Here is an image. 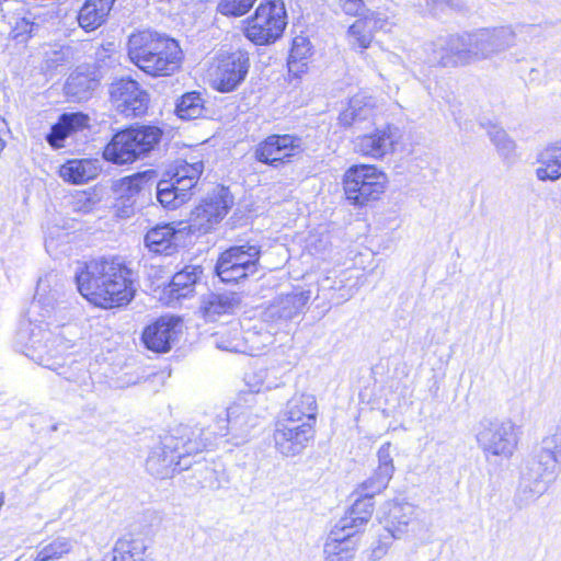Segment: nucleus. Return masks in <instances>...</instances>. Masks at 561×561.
<instances>
[{
  "instance_id": "nucleus-1",
  "label": "nucleus",
  "mask_w": 561,
  "mask_h": 561,
  "mask_svg": "<svg viewBox=\"0 0 561 561\" xmlns=\"http://www.w3.org/2000/svg\"><path fill=\"white\" fill-rule=\"evenodd\" d=\"M61 287L56 273L39 277L27 319L20 322L15 333V348L49 369H58L55 358L81 337L80 327L70 321L67 306L59 300Z\"/></svg>"
},
{
  "instance_id": "nucleus-2",
  "label": "nucleus",
  "mask_w": 561,
  "mask_h": 561,
  "mask_svg": "<svg viewBox=\"0 0 561 561\" xmlns=\"http://www.w3.org/2000/svg\"><path fill=\"white\" fill-rule=\"evenodd\" d=\"M75 282L80 295L102 309L126 307L137 293L135 272L117 256L79 263Z\"/></svg>"
},
{
  "instance_id": "nucleus-3",
  "label": "nucleus",
  "mask_w": 561,
  "mask_h": 561,
  "mask_svg": "<svg viewBox=\"0 0 561 561\" xmlns=\"http://www.w3.org/2000/svg\"><path fill=\"white\" fill-rule=\"evenodd\" d=\"M204 433L197 426L180 424L170 432L160 436L147 457V471L158 478L168 479L175 472L188 470L192 467L191 457L207 448L210 436H203Z\"/></svg>"
},
{
  "instance_id": "nucleus-4",
  "label": "nucleus",
  "mask_w": 561,
  "mask_h": 561,
  "mask_svg": "<svg viewBox=\"0 0 561 561\" xmlns=\"http://www.w3.org/2000/svg\"><path fill=\"white\" fill-rule=\"evenodd\" d=\"M128 57L141 71L151 77H167L180 69L183 53L179 43L158 32L145 30L128 38Z\"/></svg>"
},
{
  "instance_id": "nucleus-5",
  "label": "nucleus",
  "mask_w": 561,
  "mask_h": 561,
  "mask_svg": "<svg viewBox=\"0 0 561 561\" xmlns=\"http://www.w3.org/2000/svg\"><path fill=\"white\" fill-rule=\"evenodd\" d=\"M559 456L541 444L539 449L525 460L514 496V503L518 508L529 506L548 491L557 478Z\"/></svg>"
},
{
  "instance_id": "nucleus-6",
  "label": "nucleus",
  "mask_w": 561,
  "mask_h": 561,
  "mask_svg": "<svg viewBox=\"0 0 561 561\" xmlns=\"http://www.w3.org/2000/svg\"><path fill=\"white\" fill-rule=\"evenodd\" d=\"M163 131L152 125H133L116 131L105 146L103 157L114 164H129L147 157L160 144Z\"/></svg>"
},
{
  "instance_id": "nucleus-7",
  "label": "nucleus",
  "mask_w": 561,
  "mask_h": 561,
  "mask_svg": "<svg viewBox=\"0 0 561 561\" xmlns=\"http://www.w3.org/2000/svg\"><path fill=\"white\" fill-rule=\"evenodd\" d=\"M245 23L243 34L251 43L257 46L274 44L283 36L287 25L283 0H263Z\"/></svg>"
},
{
  "instance_id": "nucleus-8",
  "label": "nucleus",
  "mask_w": 561,
  "mask_h": 561,
  "mask_svg": "<svg viewBox=\"0 0 561 561\" xmlns=\"http://www.w3.org/2000/svg\"><path fill=\"white\" fill-rule=\"evenodd\" d=\"M476 440L485 458L510 459L518 444L516 425L511 420L483 417L476 426Z\"/></svg>"
},
{
  "instance_id": "nucleus-9",
  "label": "nucleus",
  "mask_w": 561,
  "mask_h": 561,
  "mask_svg": "<svg viewBox=\"0 0 561 561\" xmlns=\"http://www.w3.org/2000/svg\"><path fill=\"white\" fill-rule=\"evenodd\" d=\"M202 161H183L175 167L170 179H161L156 186V197L163 208L176 209L191 198V191L203 173Z\"/></svg>"
},
{
  "instance_id": "nucleus-10",
  "label": "nucleus",
  "mask_w": 561,
  "mask_h": 561,
  "mask_svg": "<svg viewBox=\"0 0 561 561\" xmlns=\"http://www.w3.org/2000/svg\"><path fill=\"white\" fill-rule=\"evenodd\" d=\"M257 425V416L253 415L251 409L247 405L234 403L227 408L221 414L217 415L214 424L209 427L197 428L204 433L203 436H210L207 447L213 446L217 437L230 436L234 445H240L247 440L252 428Z\"/></svg>"
},
{
  "instance_id": "nucleus-11",
  "label": "nucleus",
  "mask_w": 561,
  "mask_h": 561,
  "mask_svg": "<svg viewBox=\"0 0 561 561\" xmlns=\"http://www.w3.org/2000/svg\"><path fill=\"white\" fill-rule=\"evenodd\" d=\"M468 65L492 58L515 44V32L511 26L483 27L462 33Z\"/></svg>"
},
{
  "instance_id": "nucleus-12",
  "label": "nucleus",
  "mask_w": 561,
  "mask_h": 561,
  "mask_svg": "<svg viewBox=\"0 0 561 561\" xmlns=\"http://www.w3.org/2000/svg\"><path fill=\"white\" fill-rule=\"evenodd\" d=\"M386 183V174L370 164L352 165L343 180L346 198L357 206L378 199L385 191Z\"/></svg>"
},
{
  "instance_id": "nucleus-13",
  "label": "nucleus",
  "mask_w": 561,
  "mask_h": 561,
  "mask_svg": "<svg viewBox=\"0 0 561 561\" xmlns=\"http://www.w3.org/2000/svg\"><path fill=\"white\" fill-rule=\"evenodd\" d=\"M261 247L250 244L232 245L224 251L215 265V274L222 283H238L257 272Z\"/></svg>"
},
{
  "instance_id": "nucleus-14",
  "label": "nucleus",
  "mask_w": 561,
  "mask_h": 561,
  "mask_svg": "<svg viewBox=\"0 0 561 561\" xmlns=\"http://www.w3.org/2000/svg\"><path fill=\"white\" fill-rule=\"evenodd\" d=\"M250 65V53L243 48L220 54L213 75V88L221 93L237 90L245 80Z\"/></svg>"
},
{
  "instance_id": "nucleus-15",
  "label": "nucleus",
  "mask_w": 561,
  "mask_h": 561,
  "mask_svg": "<svg viewBox=\"0 0 561 561\" xmlns=\"http://www.w3.org/2000/svg\"><path fill=\"white\" fill-rule=\"evenodd\" d=\"M233 203L228 187H216L191 211V227L203 233L208 232L226 217Z\"/></svg>"
},
{
  "instance_id": "nucleus-16",
  "label": "nucleus",
  "mask_w": 561,
  "mask_h": 561,
  "mask_svg": "<svg viewBox=\"0 0 561 561\" xmlns=\"http://www.w3.org/2000/svg\"><path fill=\"white\" fill-rule=\"evenodd\" d=\"M110 95L116 111L126 117L144 115L150 102L147 90L129 77L113 82L110 87Z\"/></svg>"
},
{
  "instance_id": "nucleus-17",
  "label": "nucleus",
  "mask_w": 561,
  "mask_h": 561,
  "mask_svg": "<svg viewBox=\"0 0 561 561\" xmlns=\"http://www.w3.org/2000/svg\"><path fill=\"white\" fill-rule=\"evenodd\" d=\"M304 150L302 138L293 134H273L261 141L254 157L259 162L266 165L278 168L280 164L290 162Z\"/></svg>"
},
{
  "instance_id": "nucleus-18",
  "label": "nucleus",
  "mask_w": 561,
  "mask_h": 561,
  "mask_svg": "<svg viewBox=\"0 0 561 561\" xmlns=\"http://www.w3.org/2000/svg\"><path fill=\"white\" fill-rule=\"evenodd\" d=\"M156 178L157 171L148 169L129 176H124L114 182V207L119 217L128 218L134 215L139 195L149 184L153 183Z\"/></svg>"
},
{
  "instance_id": "nucleus-19",
  "label": "nucleus",
  "mask_w": 561,
  "mask_h": 561,
  "mask_svg": "<svg viewBox=\"0 0 561 561\" xmlns=\"http://www.w3.org/2000/svg\"><path fill=\"white\" fill-rule=\"evenodd\" d=\"M425 62L430 66L444 68H456L467 66V54L465 51L461 34L439 36L436 39L424 44Z\"/></svg>"
},
{
  "instance_id": "nucleus-20",
  "label": "nucleus",
  "mask_w": 561,
  "mask_h": 561,
  "mask_svg": "<svg viewBox=\"0 0 561 561\" xmlns=\"http://www.w3.org/2000/svg\"><path fill=\"white\" fill-rule=\"evenodd\" d=\"M314 435L316 430L309 424L277 421L273 434L274 446L284 457H294L308 447Z\"/></svg>"
},
{
  "instance_id": "nucleus-21",
  "label": "nucleus",
  "mask_w": 561,
  "mask_h": 561,
  "mask_svg": "<svg viewBox=\"0 0 561 561\" xmlns=\"http://www.w3.org/2000/svg\"><path fill=\"white\" fill-rule=\"evenodd\" d=\"M182 322L176 316H161L148 324L141 334L145 347L154 353H167L181 333Z\"/></svg>"
},
{
  "instance_id": "nucleus-22",
  "label": "nucleus",
  "mask_w": 561,
  "mask_h": 561,
  "mask_svg": "<svg viewBox=\"0 0 561 561\" xmlns=\"http://www.w3.org/2000/svg\"><path fill=\"white\" fill-rule=\"evenodd\" d=\"M400 138L399 127L388 124L382 128H376L373 133L357 136L353 141L354 150L363 156L382 159L393 152Z\"/></svg>"
},
{
  "instance_id": "nucleus-23",
  "label": "nucleus",
  "mask_w": 561,
  "mask_h": 561,
  "mask_svg": "<svg viewBox=\"0 0 561 561\" xmlns=\"http://www.w3.org/2000/svg\"><path fill=\"white\" fill-rule=\"evenodd\" d=\"M309 300V291H293L279 296L265 309L263 319L272 324L285 323L298 316Z\"/></svg>"
},
{
  "instance_id": "nucleus-24",
  "label": "nucleus",
  "mask_w": 561,
  "mask_h": 561,
  "mask_svg": "<svg viewBox=\"0 0 561 561\" xmlns=\"http://www.w3.org/2000/svg\"><path fill=\"white\" fill-rule=\"evenodd\" d=\"M317 401L310 393L295 394L286 403L283 419L279 421L294 424H309L314 428L317 422Z\"/></svg>"
},
{
  "instance_id": "nucleus-25",
  "label": "nucleus",
  "mask_w": 561,
  "mask_h": 561,
  "mask_svg": "<svg viewBox=\"0 0 561 561\" xmlns=\"http://www.w3.org/2000/svg\"><path fill=\"white\" fill-rule=\"evenodd\" d=\"M181 231L170 224L157 225L145 236V245L156 254L171 255L178 251Z\"/></svg>"
},
{
  "instance_id": "nucleus-26",
  "label": "nucleus",
  "mask_w": 561,
  "mask_h": 561,
  "mask_svg": "<svg viewBox=\"0 0 561 561\" xmlns=\"http://www.w3.org/2000/svg\"><path fill=\"white\" fill-rule=\"evenodd\" d=\"M374 497L359 492V497L355 500L345 516H343L334 527L344 533L353 531L354 537L370 520L374 512Z\"/></svg>"
},
{
  "instance_id": "nucleus-27",
  "label": "nucleus",
  "mask_w": 561,
  "mask_h": 561,
  "mask_svg": "<svg viewBox=\"0 0 561 561\" xmlns=\"http://www.w3.org/2000/svg\"><path fill=\"white\" fill-rule=\"evenodd\" d=\"M417 507L405 501H393L386 518L387 538H401L409 531V526L417 519Z\"/></svg>"
},
{
  "instance_id": "nucleus-28",
  "label": "nucleus",
  "mask_w": 561,
  "mask_h": 561,
  "mask_svg": "<svg viewBox=\"0 0 561 561\" xmlns=\"http://www.w3.org/2000/svg\"><path fill=\"white\" fill-rule=\"evenodd\" d=\"M240 305L241 297L238 293H209L203 296L201 310L208 321H216L219 316L234 313Z\"/></svg>"
},
{
  "instance_id": "nucleus-29",
  "label": "nucleus",
  "mask_w": 561,
  "mask_h": 561,
  "mask_svg": "<svg viewBox=\"0 0 561 561\" xmlns=\"http://www.w3.org/2000/svg\"><path fill=\"white\" fill-rule=\"evenodd\" d=\"M356 545L357 538L354 537L353 531L346 534L333 527L323 549L325 561H351L354 557Z\"/></svg>"
},
{
  "instance_id": "nucleus-30",
  "label": "nucleus",
  "mask_w": 561,
  "mask_h": 561,
  "mask_svg": "<svg viewBox=\"0 0 561 561\" xmlns=\"http://www.w3.org/2000/svg\"><path fill=\"white\" fill-rule=\"evenodd\" d=\"M116 0H85L78 12V23L85 32H92L105 23Z\"/></svg>"
},
{
  "instance_id": "nucleus-31",
  "label": "nucleus",
  "mask_w": 561,
  "mask_h": 561,
  "mask_svg": "<svg viewBox=\"0 0 561 561\" xmlns=\"http://www.w3.org/2000/svg\"><path fill=\"white\" fill-rule=\"evenodd\" d=\"M101 171L98 160L72 159L60 167V176L72 184L87 183L95 179Z\"/></svg>"
},
{
  "instance_id": "nucleus-32",
  "label": "nucleus",
  "mask_w": 561,
  "mask_h": 561,
  "mask_svg": "<svg viewBox=\"0 0 561 561\" xmlns=\"http://www.w3.org/2000/svg\"><path fill=\"white\" fill-rule=\"evenodd\" d=\"M203 274V268L198 265H185L176 272L169 285V295L172 298L181 299L188 297L195 288Z\"/></svg>"
},
{
  "instance_id": "nucleus-33",
  "label": "nucleus",
  "mask_w": 561,
  "mask_h": 561,
  "mask_svg": "<svg viewBox=\"0 0 561 561\" xmlns=\"http://www.w3.org/2000/svg\"><path fill=\"white\" fill-rule=\"evenodd\" d=\"M374 114V104L370 98L355 95L350 100L348 106L339 115V122L344 127H355L370 121Z\"/></svg>"
},
{
  "instance_id": "nucleus-34",
  "label": "nucleus",
  "mask_w": 561,
  "mask_h": 561,
  "mask_svg": "<svg viewBox=\"0 0 561 561\" xmlns=\"http://www.w3.org/2000/svg\"><path fill=\"white\" fill-rule=\"evenodd\" d=\"M55 365L58 369L53 370L69 383L70 390L89 392L92 389V378L84 364L72 362L70 365L66 366L65 364L57 362V358H55Z\"/></svg>"
},
{
  "instance_id": "nucleus-35",
  "label": "nucleus",
  "mask_w": 561,
  "mask_h": 561,
  "mask_svg": "<svg viewBox=\"0 0 561 561\" xmlns=\"http://www.w3.org/2000/svg\"><path fill=\"white\" fill-rule=\"evenodd\" d=\"M99 82L88 73H71L64 87L65 94L70 102H84L91 96Z\"/></svg>"
},
{
  "instance_id": "nucleus-36",
  "label": "nucleus",
  "mask_w": 561,
  "mask_h": 561,
  "mask_svg": "<svg viewBox=\"0 0 561 561\" xmlns=\"http://www.w3.org/2000/svg\"><path fill=\"white\" fill-rule=\"evenodd\" d=\"M539 167L536 170L540 181H557L561 178V146L551 145L543 149L538 157Z\"/></svg>"
},
{
  "instance_id": "nucleus-37",
  "label": "nucleus",
  "mask_w": 561,
  "mask_h": 561,
  "mask_svg": "<svg viewBox=\"0 0 561 561\" xmlns=\"http://www.w3.org/2000/svg\"><path fill=\"white\" fill-rule=\"evenodd\" d=\"M10 36L19 44L26 43L28 38L36 35L41 24L31 12L16 13L12 18Z\"/></svg>"
},
{
  "instance_id": "nucleus-38",
  "label": "nucleus",
  "mask_w": 561,
  "mask_h": 561,
  "mask_svg": "<svg viewBox=\"0 0 561 561\" xmlns=\"http://www.w3.org/2000/svg\"><path fill=\"white\" fill-rule=\"evenodd\" d=\"M145 551L142 539L125 536L116 541L112 556L115 561H144Z\"/></svg>"
},
{
  "instance_id": "nucleus-39",
  "label": "nucleus",
  "mask_w": 561,
  "mask_h": 561,
  "mask_svg": "<svg viewBox=\"0 0 561 561\" xmlns=\"http://www.w3.org/2000/svg\"><path fill=\"white\" fill-rule=\"evenodd\" d=\"M204 111V101L201 93L191 91L183 94L175 104V113L182 119L198 118Z\"/></svg>"
},
{
  "instance_id": "nucleus-40",
  "label": "nucleus",
  "mask_w": 561,
  "mask_h": 561,
  "mask_svg": "<svg viewBox=\"0 0 561 561\" xmlns=\"http://www.w3.org/2000/svg\"><path fill=\"white\" fill-rule=\"evenodd\" d=\"M72 64V51L70 47H60L46 53L44 69L49 76L61 73Z\"/></svg>"
},
{
  "instance_id": "nucleus-41",
  "label": "nucleus",
  "mask_w": 561,
  "mask_h": 561,
  "mask_svg": "<svg viewBox=\"0 0 561 561\" xmlns=\"http://www.w3.org/2000/svg\"><path fill=\"white\" fill-rule=\"evenodd\" d=\"M373 31L375 30L366 16L356 20L347 31L348 36L352 38L353 47H358L362 50L368 48L373 41Z\"/></svg>"
},
{
  "instance_id": "nucleus-42",
  "label": "nucleus",
  "mask_w": 561,
  "mask_h": 561,
  "mask_svg": "<svg viewBox=\"0 0 561 561\" xmlns=\"http://www.w3.org/2000/svg\"><path fill=\"white\" fill-rule=\"evenodd\" d=\"M193 470L196 479V485L202 489L218 490L221 488L220 480L218 479V472L207 463L195 461Z\"/></svg>"
},
{
  "instance_id": "nucleus-43",
  "label": "nucleus",
  "mask_w": 561,
  "mask_h": 561,
  "mask_svg": "<svg viewBox=\"0 0 561 561\" xmlns=\"http://www.w3.org/2000/svg\"><path fill=\"white\" fill-rule=\"evenodd\" d=\"M488 135L503 159L510 160L514 156L516 148L515 141L508 137L503 128L493 125L488 130Z\"/></svg>"
},
{
  "instance_id": "nucleus-44",
  "label": "nucleus",
  "mask_w": 561,
  "mask_h": 561,
  "mask_svg": "<svg viewBox=\"0 0 561 561\" xmlns=\"http://www.w3.org/2000/svg\"><path fill=\"white\" fill-rule=\"evenodd\" d=\"M71 547L69 539L58 537L38 550L35 561H50L59 559L64 554L68 553L71 550Z\"/></svg>"
},
{
  "instance_id": "nucleus-45",
  "label": "nucleus",
  "mask_w": 561,
  "mask_h": 561,
  "mask_svg": "<svg viewBox=\"0 0 561 561\" xmlns=\"http://www.w3.org/2000/svg\"><path fill=\"white\" fill-rule=\"evenodd\" d=\"M256 0H220L217 4V12L228 16L237 18L248 13Z\"/></svg>"
},
{
  "instance_id": "nucleus-46",
  "label": "nucleus",
  "mask_w": 561,
  "mask_h": 561,
  "mask_svg": "<svg viewBox=\"0 0 561 561\" xmlns=\"http://www.w3.org/2000/svg\"><path fill=\"white\" fill-rule=\"evenodd\" d=\"M392 478L377 470L359 485V492L365 495L375 496L387 489Z\"/></svg>"
},
{
  "instance_id": "nucleus-47",
  "label": "nucleus",
  "mask_w": 561,
  "mask_h": 561,
  "mask_svg": "<svg viewBox=\"0 0 561 561\" xmlns=\"http://www.w3.org/2000/svg\"><path fill=\"white\" fill-rule=\"evenodd\" d=\"M310 54V42L306 37H296L288 56V69H293L300 61H307Z\"/></svg>"
},
{
  "instance_id": "nucleus-48",
  "label": "nucleus",
  "mask_w": 561,
  "mask_h": 561,
  "mask_svg": "<svg viewBox=\"0 0 561 561\" xmlns=\"http://www.w3.org/2000/svg\"><path fill=\"white\" fill-rule=\"evenodd\" d=\"M239 334L240 332L237 328L230 331L228 336H226L224 333L216 334V347L232 353L245 352V350L243 348V343L239 337Z\"/></svg>"
},
{
  "instance_id": "nucleus-49",
  "label": "nucleus",
  "mask_w": 561,
  "mask_h": 561,
  "mask_svg": "<svg viewBox=\"0 0 561 561\" xmlns=\"http://www.w3.org/2000/svg\"><path fill=\"white\" fill-rule=\"evenodd\" d=\"M58 121L67 133L72 135L88 125L89 117L81 112H72L61 114Z\"/></svg>"
},
{
  "instance_id": "nucleus-50",
  "label": "nucleus",
  "mask_w": 561,
  "mask_h": 561,
  "mask_svg": "<svg viewBox=\"0 0 561 561\" xmlns=\"http://www.w3.org/2000/svg\"><path fill=\"white\" fill-rule=\"evenodd\" d=\"M391 448L392 445L390 442H387L380 446V448L377 451L378 466L375 470L392 478L396 468L393 465Z\"/></svg>"
},
{
  "instance_id": "nucleus-51",
  "label": "nucleus",
  "mask_w": 561,
  "mask_h": 561,
  "mask_svg": "<svg viewBox=\"0 0 561 561\" xmlns=\"http://www.w3.org/2000/svg\"><path fill=\"white\" fill-rule=\"evenodd\" d=\"M367 21L371 24L375 31L389 32L396 24L394 15L383 11H374L369 15H366Z\"/></svg>"
},
{
  "instance_id": "nucleus-52",
  "label": "nucleus",
  "mask_w": 561,
  "mask_h": 561,
  "mask_svg": "<svg viewBox=\"0 0 561 561\" xmlns=\"http://www.w3.org/2000/svg\"><path fill=\"white\" fill-rule=\"evenodd\" d=\"M69 136L70 135L60 125L59 121H57V123L51 126L50 131L46 135V140L53 148L58 149L64 147V142Z\"/></svg>"
},
{
  "instance_id": "nucleus-53",
  "label": "nucleus",
  "mask_w": 561,
  "mask_h": 561,
  "mask_svg": "<svg viewBox=\"0 0 561 561\" xmlns=\"http://www.w3.org/2000/svg\"><path fill=\"white\" fill-rule=\"evenodd\" d=\"M340 7L347 15L358 16L365 10L364 0H339Z\"/></svg>"
},
{
  "instance_id": "nucleus-54",
  "label": "nucleus",
  "mask_w": 561,
  "mask_h": 561,
  "mask_svg": "<svg viewBox=\"0 0 561 561\" xmlns=\"http://www.w3.org/2000/svg\"><path fill=\"white\" fill-rule=\"evenodd\" d=\"M541 444L546 449H552L556 454L561 456V416L557 425L554 434L545 437Z\"/></svg>"
},
{
  "instance_id": "nucleus-55",
  "label": "nucleus",
  "mask_w": 561,
  "mask_h": 561,
  "mask_svg": "<svg viewBox=\"0 0 561 561\" xmlns=\"http://www.w3.org/2000/svg\"><path fill=\"white\" fill-rule=\"evenodd\" d=\"M388 536L389 531L386 530V535H382L378 541V545L373 548L371 556L374 559H381L386 554L388 548L391 546L394 538H387Z\"/></svg>"
},
{
  "instance_id": "nucleus-56",
  "label": "nucleus",
  "mask_w": 561,
  "mask_h": 561,
  "mask_svg": "<svg viewBox=\"0 0 561 561\" xmlns=\"http://www.w3.org/2000/svg\"><path fill=\"white\" fill-rule=\"evenodd\" d=\"M426 4L432 8L447 5L451 9L461 10L463 8L462 0H425Z\"/></svg>"
},
{
  "instance_id": "nucleus-57",
  "label": "nucleus",
  "mask_w": 561,
  "mask_h": 561,
  "mask_svg": "<svg viewBox=\"0 0 561 561\" xmlns=\"http://www.w3.org/2000/svg\"><path fill=\"white\" fill-rule=\"evenodd\" d=\"M307 69H308V66H307V61H300L296 65V67H294L293 69H288L289 72L294 73L295 76H298L299 73H305L307 72Z\"/></svg>"
},
{
  "instance_id": "nucleus-58",
  "label": "nucleus",
  "mask_w": 561,
  "mask_h": 561,
  "mask_svg": "<svg viewBox=\"0 0 561 561\" xmlns=\"http://www.w3.org/2000/svg\"><path fill=\"white\" fill-rule=\"evenodd\" d=\"M272 341H273V336H272V334H271V333L265 334V335L263 336V344H264V345H265L266 343H272Z\"/></svg>"
},
{
  "instance_id": "nucleus-59",
  "label": "nucleus",
  "mask_w": 561,
  "mask_h": 561,
  "mask_svg": "<svg viewBox=\"0 0 561 561\" xmlns=\"http://www.w3.org/2000/svg\"><path fill=\"white\" fill-rule=\"evenodd\" d=\"M116 559L113 558L112 553H108L104 556V558L101 561H115Z\"/></svg>"
},
{
  "instance_id": "nucleus-60",
  "label": "nucleus",
  "mask_w": 561,
  "mask_h": 561,
  "mask_svg": "<svg viewBox=\"0 0 561 561\" xmlns=\"http://www.w3.org/2000/svg\"><path fill=\"white\" fill-rule=\"evenodd\" d=\"M2 10V0H0V11Z\"/></svg>"
}]
</instances>
